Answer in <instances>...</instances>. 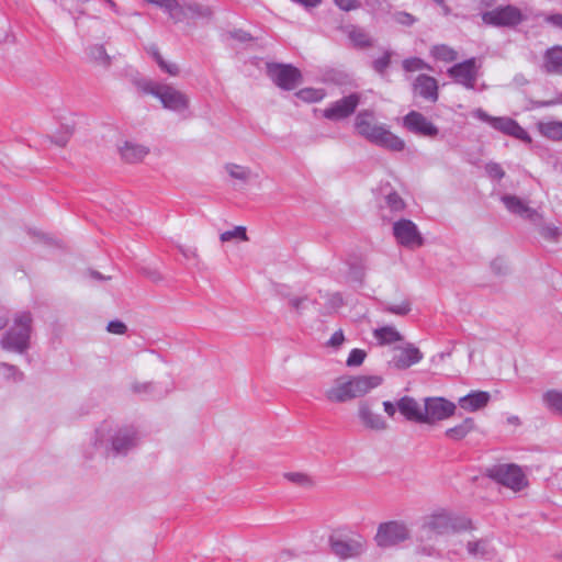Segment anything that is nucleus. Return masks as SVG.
<instances>
[{
	"label": "nucleus",
	"mask_w": 562,
	"mask_h": 562,
	"mask_svg": "<svg viewBox=\"0 0 562 562\" xmlns=\"http://www.w3.org/2000/svg\"><path fill=\"white\" fill-rule=\"evenodd\" d=\"M103 1L110 7L111 10H113L114 12H117V5L113 0H103Z\"/></svg>",
	"instance_id": "338daca9"
},
{
	"label": "nucleus",
	"mask_w": 562,
	"mask_h": 562,
	"mask_svg": "<svg viewBox=\"0 0 562 562\" xmlns=\"http://www.w3.org/2000/svg\"><path fill=\"white\" fill-rule=\"evenodd\" d=\"M360 103V95L351 93L333 102L323 111V116L330 121H340L350 116Z\"/></svg>",
	"instance_id": "2eb2a0df"
},
{
	"label": "nucleus",
	"mask_w": 562,
	"mask_h": 562,
	"mask_svg": "<svg viewBox=\"0 0 562 562\" xmlns=\"http://www.w3.org/2000/svg\"><path fill=\"white\" fill-rule=\"evenodd\" d=\"M121 158L127 164H137L149 154V148L135 142H125L120 148Z\"/></svg>",
	"instance_id": "393cba45"
},
{
	"label": "nucleus",
	"mask_w": 562,
	"mask_h": 562,
	"mask_svg": "<svg viewBox=\"0 0 562 562\" xmlns=\"http://www.w3.org/2000/svg\"><path fill=\"white\" fill-rule=\"evenodd\" d=\"M284 477L299 486L310 487L313 485V480L305 473L301 472H288L284 473Z\"/></svg>",
	"instance_id": "c03bdc74"
},
{
	"label": "nucleus",
	"mask_w": 562,
	"mask_h": 562,
	"mask_svg": "<svg viewBox=\"0 0 562 562\" xmlns=\"http://www.w3.org/2000/svg\"><path fill=\"white\" fill-rule=\"evenodd\" d=\"M472 116L477 120L487 123L496 131H499L506 135L513 136L517 139L530 143L531 138L529 134L513 119L506 116H492L482 109H475L472 112Z\"/></svg>",
	"instance_id": "423d86ee"
},
{
	"label": "nucleus",
	"mask_w": 562,
	"mask_h": 562,
	"mask_svg": "<svg viewBox=\"0 0 562 562\" xmlns=\"http://www.w3.org/2000/svg\"><path fill=\"white\" fill-rule=\"evenodd\" d=\"M383 311L391 313V314L404 316L409 313L411 304L407 301H403L400 304H386L384 306Z\"/></svg>",
	"instance_id": "a18cd8bd"
},
{
	"label": "nucleus",
	"mask_w": 562,
	"mask_h": 562,
	"mask_svg": "<svg viewBox=\"0 0 562 562\" xmlns=\"http://www.w3.org/2000/svg\"><path fill=\"white\" fill-rule=\"evenodd\" d=\"M68 142V138L66 136H63L56 140V144L59 146H65Z\"/></svg>",
	"instance_id": "774afa93"
},
{
	"label": "nucleus",
	"mask_w": 562,
	"mask_h": 562,
	"mask_svg": "<svg viewBox=\"0 0 562 562\" xmlns=\"http://www.w3.org/2000/svg\"><path fill=\"white\" fill-rule=\"evenodd\" d=\"M177 248L180 251V254L187 259H198L199 258L198 248L194 246L178 245Z\"/></svg>",
	"instance_id": "864d4df0"
},
{
	"label": "nucleus",
	"mask_w": 562,
	"mask_h": 562,
	"mask_svg": "<svg viewBox=\"0 0 562 562\" xmlns=\"http://www.w3.org/2000/svg\"><path fill=\"white\" fill-rule=\"evenodd\" d=\"M148 3L155 4L164 9L169 16L176 15L175 10L178 8V0H145Z\"/></svg>",
	"instance_id": "de8ad7c7"
},
{
	"label": "nucleus",
	"mask_w": 562,
	"mask_h": 562,
	"mask_svg": "<svg viewBox=\"0 0 562 562\" xmlns=\"http://www.w3.org/2000/svg\"><path fill=\"white\" fill-rule=\"evenodd\" d=\"M90 57L99 65L108 67L111 63V58L108 55L103 45H94L90 48Z\"/></svg>",
	"instance_id": "37998d69"
},
{
	"label": "nucleus",
	"mask_w": 562,
	"mask_h": 562,
	"mask_svg": "<svg viewBox=\"0 0 562 562\" xmlns=\"http://www.w3.org/2000/svg\"><path fill=\"white\" fill-rule=\"evenodd\" d=\"M331 551L341 559H348L359 555L364 548L362 538L358 539H344L338 536L329 538Z\"/></svg>",
	"instance_id": "a211bd4d"
},
{
	"label": "nucleus",
	"mask_w": 562,
	"mask_h": 562,
	"mask_svg": "<svg viewBox=\"0 0 562 562\" xmlns=\"http://www.w3.org/2000/svg\"><path fill=\"white\" fill-rule=\"evenodd\" d=\"M220 239L223 243L232 241V240H241L247 241V231L245 226H235L231 231H226L220 235Z\"/></svg>",
	"instance_id": "4c0bfd02"
},
{
	"label": "nucleus",
	"mask_w": 562,
	"mask_h": 562,
	"mask_svg": "<svg viewBox=\"0 0 562 562\" xmlns=\"http://www.w3.org/2000/svg\"><path fill=\"white\" fill-rule=\"evenodd\" d=\"M162 106L176 113H183L190 106V98L170 85H162L158 98Z\"/></svg>",
	"instance_id": "4468645a"
},
{
	"label": "nucleus",
	"mask_w": 562,
	"mask_h": 562,
	"mask_svg": "<svg viewBox=\"0 0 562 562\" xmlns=\"http://www.w3.org/2000/svg\"><path fill=\"white\" fill-rule=\"evenodd\" d=\"M0 376L7 381L20 382L23 380L24 374L18 367L7 362H0Z\"/></svg>",
	"instance_id": "f704fd0d"
},
{
	"label": "nucleus",
	"mask_w": 562,
	"mask_h": 562,
	"mask_svg": "<svg viewBox=\"0 0 562 562\" xmlns=\"http://www.w3.org/2000/svg\"><path fill=\"white\" fill-rule=\"evenodd\" d=\"M408 538L409 530L407 526L398 521L381 524L375 535L378 546L383 548L396 546Z\"/></svg>",
	"instance_id": "9d476101"
},
{
	"label": "nucleus",
	"mask_w": 562,
	"mask_h": 562,
	"mask_svg": "<svg viewBox=\"0 0 562 562\" xmlns=\"http://www.w3.org/2000/svg\"><path fill=\"white\" fill-rule=\"evenodd\" d=\"M502 201L509 212L521 217L535 221L539 216L536 210L527 206L522 200L515 195H504Z\"/></svg>",
	"instance_id": "bb28decb"
},
{
	"label": "nucleus",
	"mask_w": 562,
	"mask_h": 562,
	"mask_svg": "<svg viewBox=\"0 0 562 562\" xmlns=\"http://www.w3.org/2000/svg\"><path fill=\"white\" fill-rule=\"evenodd\" d=\"M538 131L540 134L551 140H562V122L561 121H547L538 123Z\"/></svg>",
	"instance_id": "7c9ffc66"
},
{
	"label": "nucleus",
	"mask_w": 562,
	"mask_h": 562,
	"mask_svg": "<svg viewBox=\"0 0 562 562\" xmlns=\"http://www.w3.org/2000/svg\"><path fill=\"white\" fill-rule=\"evenodd\" d=\"M135 86L140 92L158 98L162 83H158L148 79H139L135 81Z\"/></svg>",
	"instance_id": "ea45409f"
},
{
	"label": "nucleus",
	"mask_w": 562,
	"mask_h": 562,
	"mask_svg": "<svg viewBox=\"0 0 562 562\" xmlns=\"http://www.w3.org/2000/svg\"><path fill=\"white\" fill-rule=\"evenodd\" d=\"M474 429H475L474 419L471 417H468L459 425L448 428L445 431V435H446V437H448L449 439H451L453 441H460V440L464 439Z\"/></svg>",
	"instance_id": "c756f323"
},
{
	"label": "nucleus",
	"mask_w": 562,
	"mask_h": 562,
	"mask_svg": "<svg viewBox=\"0 0 562 562\" xmlns=\"http://www.w3.org/2000/svg\"><path fill=\"white\" fill-rule=\"evenodd\" d=\"M485 170L487 175L494 179H502L505 176L503 168L496 162L487 164Z\"/></svg>",
	"instance_id": "3c124183"
},
{
	"label": "nucleus",
	"mask_w": 562,
	"mask_h": 562,
	"mask_svg": "<svg viewBox=\"0 0 562 562\" xmlns=\"http://www.w3.org/2000/svg\"><path fill=\"white\" fill-rule=\"evenodd\" d=\"M521 10L515 5H501L482 13V21L493 26L514 27L525 21Z\"/></svg>",
	"instance_id": "6e6552de"
},
{
	"label": "nucleus",
	"mask_w": 562,
	"mask_h": 562,
	"mask_svg": "<svg viewBox=\"0 0 562 562\" xmlns=\"http://www.w3.org/2000/svg\"><path fill=\"white\" fill-rule=\"evenodd\" d=\"M383 408L386 415L392 418L396 413L397 404L394 405L392 402L385 401L383 402Z\"/></svg>",
	"instance_id": "e2e57ef3"
},
{
	"label": "nucleus",
	"mask_w": 562,
	"mask_h": 562,
	"mask_svg": "<svg viewBox=\"0 0 562 562\" xmlns=\"http://www.w3.org/2000/svg\"><path fill=\"white\" fill-rule=\"evenodd\" d=\"M225 171L232 179L238 180L241 183H247L252 176L249 167L240 166L237 164L228 162L224 166Z\"/></svg>",
	"instance_id": "2f4dec72"
},
{
	"label": "nucleus",
	"mask_w": 562,
	"mask_h": 562,
	"mask_svg": "<svg viewBox=\"0 0 562 562\" xmlns=\"http://www.w3.org/2000/svg\"><path fill=\"white\" fill-rule=\"evenodd\" d=\"M402 66L407 72H415L424 69L431 70V67L419 57L406 58L403 60Z\"/></svg>",
	"instance_id": "79ce46f5"
},
{
	"label": "nucleus",
	"mask_w": 562,
	"mask_h": 562,
	"mask_svg": "<svg viewBox=\"0 0 562 562\" xmlns=\"http://www.w3.org/2000/svg\"><path fill=\"white\" fill-rule=\"evenodd\" d=\"M139 434L133 426H117L102 423L91 439L95 448L103 449L106 456L125 457L139 445Z\"/></svg>",
	"instance_id": "f257e3e1"
},
{
	"label": "nucleus",
	"mask_w": 562,
	"mask_h": 562,
	"mask_svg": "<svg viewBox=\"0 0 562 562\" xmlns=\"http://www.w3.org/2000/svg\"><path fill=\"white\" fill-rule=\"evenodd\" d=\"M403 125L409 132L423 136L434 137L438 134V128L425 115L417 111H411L403 119Z\"/></svg>",
	"instance_id": "6ab92c4d"
},
{
	"label": "nucleus",
	"mask_w": 562,
	"mask_h": 562,
	"mask_svg": "<svg viewBox=\"0 0 562 562\" xmlns=\"http://www.w3.org/2000/svg\"><path fill=\"white\" fill-rule=\"evenodd\" d=\"M326 300L324 310L321 312L324 315L333 314L344 305V300L340 293H326L324 294Z\"/></svg>",
	"instance_id": "c9c22d12"
},
{
	"label": "nucleus",
	"mask_w": 562,
	"mask_h": 562,
	"mask_svg": "<svg viewBox=\"0 0 562 562\" xmlns=\"http://www.w3.org/2000/svg\"><path fill=\"white\" fill-rule=\"evenodd\" d=\"M448 75L454 80V82L462 85L467 89H473L477 79L475 59L470 58L453 65L448 69Z\"/></svg>",
	"instance_id": "f3484780"
},
{
	"label": "nucleus",
	"mask_w": 562,
	"mask_h": 562,
	"mask_svg": "<svg viewBox=\"0 0 562 562\" xmlns=\"http://www.w3.org/2000/svg\"><path fill=\"white\" fill-rule=\"evenodd\" d=\"M295 95L304 102H318L322 101L326 93L323 89L303 88L295 93Z\"/></svg>",
	"instance_id": "e433bc0d"
},
{
	"label": "nucleus",
	"mask_w": 562,
	"mask_h": 562,
	"mask_svg": "<svg viewBox=\"0 0 562 562\" xmlns=\"http://www.w3.org/2000/svg\"><path fill=\"white\" fill-rule=\"evenodd\" d=\"M383 125L384 124H378L375 122L373 112L369 110L359 112L355 121V127L358 134L368 139L370 143L373 139L371 135H376Z\"/></svg>",
	"instance_id": "412c9836"
},
{
	"label": "nucleus",
	"mask_w": 562,
	"mask_h": 562,
	"mask_svg": "<svg viewBox=\"0 0 562 562\" xmlns=\"http://www.w3.org/2000/svg\"><path fill=\"white\" fill-rule=\"evenodd\" d=\"M373 137L372 144L381 146L392 151H402L405 148V142L393 134L385 125L380 128L376 135H371Z\"/></svg>",
	"instance_id": "b1692460"
},
{
	"label": "nucleus",
	"mask_w": 562,
	"mask_h": 562,
	"mask_svg": "<svg viewBox=\"0 0 562 562\" xmlns=\"http://www.w3.org/2000/svg\"><path fill=\"white\" fill-rule=\"evenodd\" d=\"M393 234L397 243L406 248H417L424 244L418 227L411 220L402 218L393 224Z\"/></svg>",
	"instance_id": "f8f14e48"
},
{
	"label": "nucleus",
	"mask_w": 562,
	"mask_h": 562,
	"mask_svg": "<svg viewBox=\"0 0 562 562\" xmlns=\"http://www.w3.org/2000/svg\"><path fill=\"white\" fill-rule=\"evenodd\" d=\"M384 201H385V206L391 212L397 213V212H402L405 209L404 200L395 191H390L389 193H386Z\"/></svg>",
	"instance_id": "58836bf2"
},
{
	"label": "nucleus",
	"mask_w": 562,
	"mask_h": 562,
	"mask_svg": "<svg viewBox=\"0 0 562 562\" xmlns=\"http://www.w3.org/2000/svg\"><path fill=\"white\" fill-rule=\"evenodd\" d=\"M394 20L395 22L406 26L414 24L416 21V19L407 12H396L394 14Z\"/></svg>",
	"instance_id": "5fc2aeb1"
},
{
	"label": "nucleus",
	"mask_w": 562,
	"mask_h": 562,
	"mask_svg": "<svg viewBox=\"0 0 562 562\" xmlns=\"http://www.w3.org/2000/svg\"><path fill=\"white\" fill-rule=\"evenodd\" d=\"M132 389L135 393L148 394V393L153 392L154 384L150 382H143V383L137 382V383L133 384Z\"/></svg>",
	"instance_id": "13d9d810"
},
{
	"label": "nucleus",
	"mask_w": 562,
	"mask_h": 562,
	"mask_svg": "<svg viewBox=\"0 0 562 562\" xmlns=\"http://www.w3.org/2000/svg\"><path fill=\"white\" fill-rule=\"evenodd\" d=\"M382 382L383 379L380 375H342L325 391V397L334 404L347 403L366 396Z\"/></svg>",
	"instance_id": "7ed1b4c3"
},
{
	"label": "nucleus",
	"mask_w": 562,
	"mask_h": 562,
	"mask_svg": "<svg viewBox=\"0 0 562 562\" xmlns=\"http://www.w3.org/2000/svg\"><path fill=\"white\" fill-rule=\"evenodd\" d=\"M413 92L425 100L436 102L439 97L438 82L431 76L419 75L413 82Z\"/></svg>",
	"instance_id": "aec40b11"
},
{
	"label": "nucleus",
	"mask_w": 562,
	"mask_h": 562,
	"mask_svg": "<svg viewBox=\"0 0 562 562\" xmlns=\"http://www.w3.org/2000/svg\"><path fill=\"white\" fill-rule=\"evenodd\" d=\"M487 475L497 483L515 491L527 486V479L516 464H496L487 469Z\"/></svg>",
	"instance_id": "0eeeda50"
},
{
	"label": "nucleus",
	"mask_w": 562,
	"mask_h": 562,
	"mask_svg": "<svg viewBox=\"0 0 562 562\" xmlns=\"http://www.w3.org/2000/svg\"><path fill=\"white\" fill-rule=\"evenodd\" d=\"M307 299L305 296H302V297H299V296H292L289 299V304L290 306L295 310V311H300L304 304V302L306 301Z\"/></svg>",
	"instance_id": "052dcab7"
},
{
	"label": "nucleus",
	"mask_w": 562,
	"mask_h": 562,
	"mask_svg": "<svg viewBox=\"0 0 562 562\" xmlns=\"http://www.w3.org/2000/svg\"><path fill=\"white\" fill-rule=\"evenodd\" d=\"M268 76L283 90H293L301 82V72L292 65L268 64Z\"/></svg>",
	"instance_id": "1a4fd4ad"
},
{
	"label": "nucleus",
	"mask_w": 562,
	"mask_h": 562,
	"mask_svg": "<svg viewBox=\"0 0 562 562\" xmlns=\"http://www.w3.org/2000/svg\"><path fill=\"white\" fill-rule=\"evenodd\" d=\"M560 235V231L555 226L547 225L541 228V236L549 240H555Z\"/></svg>",
	"instance_id": "6e6d98bb"
},
{
	"label": "nucleus",
	"mask_w": 562,
	"mask_h": 562,
	"mask_svg": "<svg viewBox=\"0 0 562 562\" xmlns=\"http://www.w3.org/2000/svg\"><path fill=\"white\" fill-rule=\"evenodd\" d=\"M32 314L27 311L16 312L12 325L3 333L0 346L5 351L24 353L30 348Z\"/></svg>",
	"instance_id": "20e7f679"
},
{
	"label": "nucleus",
	"mask_w": 562,
	"mask_h": 562,
	"mask_svg": "<svg viewBox=\"0 0 562 562\" xmlns=\"http://www.w3.org/2000/svg\"><path fill=\"white\" fill-rule=\"evenodd\" d=\"M372 335L380 346L393 345L404 340L403 335L391 325L373 329Z\"/></svg>",
	"instance_id": "c85d7f7f"
},
{
	"label": "nucleus",
	"mask_w": 562,
	"mask_h": 562,
	"mask_svg": "<svg viewBox=\"0 0 562 562\" xmlns=\"http://www.w3.org/2000/svg\"><path fill=\"white\" fill-rule=\"evenodd\" d=\"M366 351L362 349H352L347 358L346 364L348 367H359L363 363L366 359Z\"/></svg>",
	"instance_id": "49530a36"
},
{
	"label": "nucleus",
	"mask_w": 562,
	"mask_h": 562,
	"mask_svg": "<svg viewBox=\"0 0 562 562\" xmlns=\"http://www.w3.org/2000/svg\"><path fill=\"white\" fill-rule=\"evenodd\" d=\"M460 536V542L464 544L470 558L491 561L496 557L497 550L492 536L476 537L472 531H467Z\"/></svg>",
	"instance_id": "39448f33"
},
{
	"label": "nucleus",
	"mask_w": 562,
	"mask_h": 562,
	"mask_svg": "<svg viewBox=\"0 0 562 562\" xmlns=\"http://www.w3.org/2000/svg\"><path fill=\"white\" fill-rule=\"evenodd\" d=\"M546 21L548 23L552 24L553 26L562 29V14H560V13L548 15L546 18Z\"/></svg>",
	"instance_id": "680f3d73"
},
{
	"label": "nucleus",
	"mask_w": 562,
	"mask_h": 562,
	"mask_svg": "<svg viewBox=\"0 0 562 562\" xmlns=\"http://www.w3.org/2000/svg\"><path fill=\"white\" fill-rule=\"evenodd\" d=\"M423 359L422 351L411 342L394 347L390 364L396 369L405 370Z\"/></svg>",
	"instance_id": "dca6fc26"
},
{
	"label": "nucleus",
	"mask_w": 562,
	"mask_h": 562,
	"mask_svg": "<svg viewBox=\"0 0 562 562\" xmlns=\"http://www.w3.org/2000/svg\"><path fill=\"white\" fill-rule=\"evenodd\" d=\"M157 64L160 67V69L167 72L168 75L178 76L179 68L176 64L166 61L164 57H159Z\"/></svg>",
	"instance_id": "8fccbe9b"
},
{
	"label": "nucleus",
	"mask_w": 562,
	"mask_h": 562,
	"mask_svg": "<svg viewBox=\"0 0 562 562\" xmlns=\"http://www.w3.org/2000/svg\"><path fill=\"white\" fill-rule=\"evenodd\" d=\"M543 69L548 74L562 75V46H553L546 50Z\"/></svg>",
	"instance_id": "cd10ccee"
},
{
	"label": "nucleus",
	"mask_w": 562,
	"mask_h": 562,
	"mask_svg": "<svg viewBox=\"0 0 562 562\" xmlns=\"http://www.w3.org/2000/svg\"><path fill=\"white\" fill-rule=\"evenodd\" d=\"M474 530L475 526L469 517L447 509H437L425 516L420 525V536L428 540L448 535L460 536Z\"/></svg>",
	"instance_id": "f03ea898"
},
{
	"label": "nucleus",
	"mask_w": 562,
	"mask_h": 562,
	"mask_svg": "<svg viewBox=\"0 0 562 562\" xmlns=\"http://www.w3.org/2000/svg\"><path fill=\"white\" fill-rule=\"evenodd\" d=\"M348 36L356 46L367 47L371 45L369 35L362 29L352 26Z\"/></svg>",
	"instance_id": "a19ab883"
},
{
	"label": "nucleus",
	"mask_w": 562,
	"mask_h": 562,
	"mask_svg": "<svg viewBox=\"0 0 562 562\" xmlns=\"http://www.w3.org/2000/svg\"><path fill=\"white\" fill-rule=\"evenodd\" d=\"M542 401L549 411L562 415V391L549 390L542 395Z\"/></svg>",
	"instance_id": "473e14b6"
},
{
	"label": "nucleus",
	"mask_w": 562,
	"mask_h": 562,
	"mask_svg": "<svg viewBox=\"0 0 562 562\" xmlns=\"http://www.w3.org/2000/svg\"><path fill=\"white\" fill-rule=\"evenodd\" d=\"M176 15L170 16L175 22H180L183 19H195V18H209L212 14V11L209 7H204L196 2H190L186 4H180L178 2V8L175 10Z\"/></svg>",
	"instance_id": "5701e85b"
},
{
	"label": "nucleus",
	"mask_w": 562,
	"mask_h": 562,
	"mask_svg": "<svg viewBox=\"0 0 562 562\" xmlns=\"http://www.w3.org/2000/svg\"><path fill=\"white\" fill-rule=\"evenodd\" d=\"M491 395L484 391H473L459 398V406L467 412H476L485 407L490 402Z\"/></svg>",
	"instance_id": "a878e982"
},
{
	"label": "nucleus",
	"mask_w": 562,
	"mask_h": 562,
	"mask_svg": "<svg viewBox=\"0 0 562 562\" xmlns=\"http://www.w3.org/2000/svg\"><path fill=\"white\" fill-rule=\"evenodd\" d=\"M357 417L360 425L370 431L382 432L389 429V423L384 417L375 413L368 400H362L357 405Z\"/></svg>",
	"instance_id": "ddd939ff"
},
{
	"label": "nucleus",
	"mask_w": 562,
	"mask_h": 562,
	"mask_svg": "<svg viewBox=\"0 0 562 562\" xmlns=\"http://www.w3.org/2000/svg\"><path fill=\"white\" fill-rule=\"evenodd\" d=\"M344 340H345V337H344L342 330H337L331 335V337L328 341V345L337 348L344 342Z\"/></svg>",
	"instance_id": "bf43d9fd"
},
{
	"label": "nucleus",
	"mask_w": 562,
	"mask_h": 562,
	"mask_svg": "<svg viewBox=\"0 0 562 562\" xmlns=\"http://www.w3.org/2000/svg\"><path fill=\"white\" fill-rule=\"evenodd\" d=\"M397 409L407 420L424 424V404L420 405L414 397L400 398Z\"/></svg>",
	"instance_id": "4be33fe9"
},
{
	"label": "nucleus",
	"mask_w": 562,
	"mask_h": 562,
	"mask_svg": "<svg viewBox=\"0 0 562 562\" xmlns=\"http://www.w3.org/2000/svg\"><path fill=\"white\" fill-rule=\"evenodd\" d=\"M391 56H392V53L391 52H385L381 57L376 58L372 66H373V69L383 75L385 72V70L389 68L390 66V63H391Z\"/></svg>",
	"instance_id": "09e8293b"
},
{
	"label": "nucleus",
	"mask_w": 562,
	"mask_h": 562,
	"mask_svg": "<svg viewBox=\"0 0 562 562\" xmlns=\"http://www.w3.org/2000/svg\"><path fill=\"white\" fill-rule=\"evenodd\" d=\"M456 404L443 397H426L424 400V424H435L454 415Z\"/></svg>",
	"instance_id": "9b49d317"
},
{
	"label": "nucleus",
	"mask_w": 562,
	"mask_h": 562,
	"mask_svg": "<svg viewBox=\"0 0 562 562\" xmlns=\"http://www.w3.org/2000/svg\"><path fill=\"white\" fill-rule=\"evenodd\" d=\"M430 55L441 61L450 63L457 59L458 54L457 52L445 44L435 45L430 49Z\"/></svg>",
	"instance_id": "72a5a7b5"
},
{
	"label": "nucleus",
	"mask_w": 562,
	"mask_h": 562,
	"mask_svg": "<svg viewBox=\"0 0 562 562\" xmlns=\"http://www.w3.org/2000/svg\"><path fill=\"white\" fill-rule=\"evenodd\" d=\"M334 2L344 11H351L360 7L358 0H334Z\"/></svg>",
	"instance_id": "4d7b16f0"
},
{
	"label": "nucleus",
	"mask_w": 562,
	"mask_h": 562,
	"mask_svg": "<svg viewBox=\"0 0 562 562\" xmlns=\"http://www.w3.org/2000/svg\"><path fill=\"white\" fill-rule=\"evenodd\" d=\"M106 329L109 333L111 334H115V335H124L127 330V327L126 325L121 322V321H111L108 326H106Z\"/></svg>",
	"instance_id": "603ef678"
},
{
	"label": "nucleus",
	"mask_w": 562,
	"mask_h": 562,
	"mask_svg": "<svg viewBox=\"0 0 562 562\" xmlns=\"http://www.w3.org/2000/svg\"><path fill=\"white\" fill-rule=\"evenodd\" d=\"M148 53L153 56V58L156 60V63L158 61L159 57H162L156 46H150L148 48Z\"/></svg>",
	"instance_id": "69168bd1"
},
{
	"label": "nucleus",
	"mask_w": 562,
	"mask_h": 562,
	"mask_svg": "<svg viewBox=\"0 0 562 562\" xmlns=\"http://www.w3.org/2000/svg\"><path fill=\"white\" fill-rule=\"evenodd\" d=\"M503 263H504V262H503V260H501V259H495V260H493V261H492V263H491V268H492V270H493L495 273L499 274V273H502V271H503Z\"/></svg>",
	"instance_id": "0e129e2a"
}]
</instances>
